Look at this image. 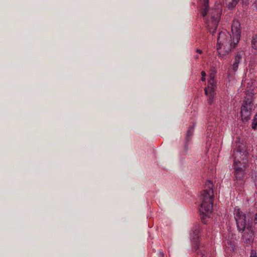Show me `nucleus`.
Returning a JSON list of instances; mask_svg holds the SVG:
<instances>
[{
  "label": "nucleus",
  "instance_id": "1",
  "mask_svg": "<svg viewBox=\"0 0 257 257\" xmlns=\"http://www.w3.org/2000/svg\"><path fill=\"white\" fill-rule=\"evenodd\" d=\"M234 175L237 180L242 179L247 165V152L244 144L239 141L234 146Z\"/></svg>",
  "mask_w": 257,
  "mask_h": 257
},
{
  "label": "nucleus",
  "instance_id": "2",
  "mask_svg": "<svg viewBox=\"0 0 257 257\" xmlns=\"http://www.w3.org/2000/svg\"><path fill=\"white\" fill-rule=\"evenodd\" d=\"M213 184L211 181H206L204 189L200 196V212L204 217H209L212 213L213 205Z\"/></svg>",
  "mask_w": 257,
  "mask_h": 257
},
{
  "label": "nucleus",
  "instance_id": "3",
  "mask_svg": "<svg viewBox=\"0 0 257 257\" xmlns=\"http://www.w3.org/2000/svg\"><path fill=\"white\" fill-rule=\"evenodd\" d=\"M201 7V14L205 17L208 14V17L206 20V25L210 33L213 34L217 27L218 23L220 20L221 13L220 8L208 9V0H200Z\"/></svg>",
  "mask_w": 257,
  "mask_h": 257
},
{
  "label": "nucleus",
  "instance_id": "4",
  "mask_svg": "<svg viewBox=\"0 0 257 257\" xmlns=\"http://www.w3.org/2000/svg\"><path fill=\"white\" fill-rule=\"evenodd\" d=\"M234 38L226 30H223L217 38V52L221 57H224L236 46Z\"/></svg>",
  "mask_w": 257,
  "mask_h": 257
},
{
  "label": "nucleus",
  "instance_id": "5",
  "mask_svg": "<svg viewBox=\"0 0 257 257\" xmlns=\"http://www.w3.org/2000/svg\"><path fill=\"white\" fill-rule=\"evenodd\" d=\"M215 72H212L210 74L207 86L204 89L205 93L208 96V102L210 104L213 103L215 91L217 88V81L215 79Z\"/></svg>",
  "mask_w": 257,
  "mask_h": 257
},
{
  "label": "nucleus",
  "instance_id": "6",
  "mask_svg": "<svg viewBox=\"0 0 257 257\" xmlns=\"http://www.w3.org/2000/svg\"><path fill=\"white\" fill-rule=\"evenodd\" d=\"M252 100L250 97H246L241 108L240 114L243 121H247L250 117Z\"/></svg>",
  "mask_w": 257,
  "mask_h": 257
},
{
  "label": "nucleus",
  "instance_id": "7",
  "mask_svg": "<svg viewBox=\"0 0 257 257\" xmlns=\"http://www.w3.org/2000/svg\"><path fill=\"white\" fill-rule=\"evenodd\" d=\"M234 215L238 230L243 231L246 228L245 214L239 208H235Z\"/></svg>",
  "mask_w": 257,
  "mask_h": 257
},
{
  "label": "nucleus",
  "instance_id": "8",
  "mask_svg": "<svg viewBox=\"0 0 257 257\" xmlns=\"http://www.w3.org/2000/svg\"><path fill=\"white\" fill-rule=\"evenodd\" d=\"M231 33L233 38H234V43H238L240 40L241 29L240 24L238 20H233L231 25Z\"/></svg>",
  "mask_w": 257,
  "mask_h": 257
},
{
  "label": "nucleus",
  "instance_id": "9",
  "mask_svg": "<svg viewBox=\"0 0 257 257\" xmlns=\"http://www.w3.org/2000/svg\"><path fill=\"white\" fill-rule=\"evenodd\" d=\"M245 232L243 235V240L247 244L252 243L254 239L253 228L249 226H247L244 230Z\"/></svg>",
  "mask_w": 257,
  "mask_h": 257
},
{
  "label": "nucleus",
  "instance_id": "10",
  "mask_svg": "<svg viewBox=\"0 0 257 257\" xmlns=\"http://www.w3.org/2000/svg\"><path fill=\"white\" fill-rule=\"evenodd\" d=\"M199 232L200 225L199 224H195L193 226L190 232L191 239L197 246V248H195L196 250L198 248V239L199 238Z\"/></svg>",
  "mask_w": 257,
  "mask_h": 257
},
{
  "label": "nucleus",
  "instance_id": "11",
  "mask_svg": "<svg viewBox=\"0 0 257 257\" xmlns=\"http://www.w3.org/2000/svg\"><path fill=\"white\" fill-rule=\"evenodd\" d=\"M243 54V52H238L235 55L234 61L231 66V69L234 72H235L237 71L238 67V64L241 61Z\"/></svg>",
  "mask_w": 257,
  "mask_h": 257
},
{
  "label": "nucleus",
  "instance_id": "12",
  "mask_svg": "<svg viewBox=\"0 0 257 257\" xmlns=\"http://www.w3.org/2000/svg\"><path fill=\"white\" fill-rule=\"evenodd\" d=\"M227 7L229 9H232L235 7L239 0H225Z\"/></svg>",
  "mask_w": 257,
  "mask_h": 257
},
{
  "label": "nucleus",
  "instance_id": "13",
  "mask_svg": "<svg viewBox=\"0 0 257 257\" xmlns=\"http://www.w3.org/2000/svg\"><path fill=\"white\" fill-rule=\"evenodd\" d=\"M252 46L254 49H257V35H255L253 37L252 40Z\"/></svg>",
  "mask_w": 257,
  "mask_h": 257
},
{
  "label": "nucleus",
  "instance_id": "14",
  "mask_svg": "<svg viewBox=\"0 0 257 257\" xmlns=\"http://www.w3.org/2000/svg\"><path fill=\"white\" fill-rule=\"evenodd\" d=\"M252 128L256 129L257 128V114L255 115L252 122Z\"/></svg>",
  "mask_w": 257,
  "mask_h": 257
},
{
  "label": "nucleus",
  "instance_id": "15",
  "mask_svg": "<svg viewBox=\"0 0 257 257\" xmlns=\"http://www.w3.org/2000/svg\"><path fill=\"white\" fill-rule=\"evenodd\" d=\"M194 131V128L193 127H190L188 130L187 131V138H189V137H191Z\"/></svg>",
  "mask_w": 257,
  "mask_h": 257
},
{
  "label": "nucleus",
  "instance_id": "16",
  "mask_svg": "<svg viewBox=\"0 0 257 257\" xmlns=\"http://www.w3.org/2000/svg\"><path fill=\"white\" fill-rule=\"evenodd\" d=\"M201 76H202L201 80L202 81H204L205 80V76H206V73L205 72V71H202Z\"/></svg>",
  "mask_w": 257,
  "mask_h": 257
},
{
  "label": "nucleus",
  "instance_id": "17",
  "mask_svg": "<svg viewBox=\"0 0 257 257\" xmlns=\"http://www.w3.org/2000/svg\"><path fill=\"white\" fill-rule=\"evenodd\" d=\"M196 52L198 53L199 54L202 53V51L200 49H196Z\"/></svg>",
  "mask_w": 257,
  "mask_h": 257
},
{
  "label": "nucleus",
  "instance_id": "18",
  "mask_svg": "<svg viewBox=\"0 0 257 257\" xmlns=\"http://www.w3.org/2000/svg\"><path fill=\"white\" fill-rule=\"evenodd\" d=\"M254 220H255V221L257 223V213L255 214Z\"/></svg>",
  "mask_w": 257,
  "mask_h": 257
},
{
  "label": "nucleus",
  "instance_id": "19",
  "mask_svg": "<svg viewBox=\"0 0 257 257\" xmlns=\"http://www.w3.org/2000/svg\"><path fill=\"white\" fill-rule=\"evenodd\" d=\"M253 254V253L252 252L250 257H257V256L255 254Z\"/></svg>",
  "mask_w": 257,
  "mask_h": 257
},
{
  "label": "nucleus",
  "instance_id": "20",
  "mask_svg": "<svg viewBox=\"0 0 257 257\" xmlns=\"http://www.w3.org/2000/svg\"><path fill=\"white\" fill-rule=\"evenodd\" d=\"M200 255L201 256H202V255H204V253H203L202 252V251H201V250H200Z\"/></svg>",
  "mask_w": 257,
  "mask_h": 257
},
{
  "label": "nucleus",
  "instance_id": "21",
  "mask_svg": "<svg viewBox=\"0 0 257 257\" xmlns=\"http://www.w3.org/2000/svg\"><path fill=\"white\" fill-rule=\"evenodd\" d=\"M194 57H195V58L196 59H197L199 58V56H198V55H195V56H194Z\"/></svg>",
  "mask_w": 257,
  "mask_h": 257
},
{
  "label": "nucleus",
  "instance_id": "22",
  "mask_svg": "<svg viewBox=\"0 0 257 257\" xmlns=\"http://www.w3.org/2000/svg\"><path fill=\"white\" fill-rule=\"evenodd\" d=\"M161 256H162V257H163V255H164L163 253H162L161 254Z\"/></svg>",
  "mask_w": 257,
  "mask_h": 257
}]
</instances>
